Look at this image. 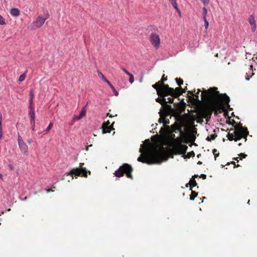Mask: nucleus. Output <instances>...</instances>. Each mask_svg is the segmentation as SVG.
I'll list each match as a JSON object with an SVG mask.
<instances>
[{
	"mask_svg": "<svg viewBox=\"0 0 257 257\" xmlns=\"http://www.w3.org/2000/svg\"><path fill=\"white\" fill-rule=\"evenodd\" d=\"M201 99L208 106L205 113L209 117L213 112L217 115L230 106L229 96L226 93H220L216 87H210L207 90L203 88Z\"/></svg>",
	"mask_w": 257,
	"mask_h": 257,
	"instance_id": "nucleus-1",
	"label": "nucleus"
},
{
	"mask_svg": "<svg viewBox=\"0 0 257 257\" xmlns=\"http://www.w3.org/2000/svg\"><path fill=\"white\" fill-rule=\"evenodd\" d=\"M139 162L146 163L149 165L153 164H160L162 162V156L158 150L145 155L144 156H140L138 158Z\"/></svg>",
	"mask_w": 257,
	"mask_h": 257,
	"instance_id": "nucleus-2",
	"label": "nucleus"
},
{
	"mask_svg": "<svg viewBox=\"0 0 257 257\" xmlns=\"http://www.w3.org/2000/svg\"><path fill=\"white\" fill-rule=\"evenodd\" d=\"M175 135H173V141L172 143V151L176 154H185L188 147L185 145L181 144V138H177L174 139Z\"/></svg>",
	"mask_w": 257,
	"mask_h": 257,
	"instance_id": "nucleus-3",
	"label": "nucleus"
},
{
	"mask_svg": "<svg viewBox=\"0 0 257 257\" xmlns=\"http://www.w3.org/2000/svg\"><path fill=\"white\" fill-rule=\"evenodd\" d=\"M133 171V169L132 166L128 164L125 163L120 166L118 169L115 171L114 174L117 177H121L125 174L127 178L132 179L133 178L132 174Z\"/></svg>",
	"mask_w": 257,
	"mask_h": 257,
	"instance_id": "nucleus-4",
	"label": "nucleus"
},
{
	"mask_svg": "<svg viewBox=\"0 0 257 257\" xmlns=\"http://www.w3.org/2000/svg\"><path fill=\"white\" fill-rule=\"evenodd\" d=\"M84 164L80 163L79 164V168H76L72 169L68 173V175H71L73 178L74 176L76 178L78 176H82L84 177H87V174L89 175L91 174L90 171H88L86 168L83 167Z\"/></svg>",
	"mask_w": 257,
	"mask_h": 257,
	"instance_id": "nucleus-5",
	"label": "nucleus"
},
{
	"mask_svg": "<svg viewBox=\"0 0 257 257\" xmlns=\"http://www.w3.org/2000/svg\"><path fill=\"white\" fill-rule=\"evenodd\" d=\"M235 132L240 134L245 139V142L246 141V137L248 135L249 132L246 127H243L242 123L239 122L234 126Z\"/></svg>",
	"mask_w": 257,
	"mask_h": 257,
	"instance_id": "nucleus-6",
	"label": "nucleus"
},
{
	"mask_svg": "<svg viewBox=\"0 0 257 257\" xmlns=\"http://www.w3.org/2000/svg\"><path fill=\"white\" fill-rule=\"evenodd\" d=\"M234 130H235L233 128H231L229 130V133L227 135V137L229 141H232L234 140L235 141H237L240 140L241 138H243V137L242 135L235 132Z\"/></svg>",
	"mask_w": 257,
	"mask_h": 257,
	"instance_id": "nucleus-7",
	"label": "nucleus"
},
{
	"mask_svg": "<svg viewBox=\"0 0 257 257\" xmlns=\"http://www.w3.org/2000/svg\"><path fill=\"white\" fill-rule=\"evenodd\" d=\"M157 83L158 84V85L166 96L174 91V88L170 87L168 84H165L162 80L159 81Z\"/></svg>",
	"mask_w": 257,
	"mask_h": 257,
	"instance_id": "nucleus-8",
	"label": "nucleus"
},
{
	"mask_svg": "<svg viewBox=\"0 0 257 257\" xmlns=\"http://www.w3.org/2000/svg\"><path fill=\"white\" fill-rule=\"evenodd\" d=\"M150 41L156 49H158L160 45V38L159 35L153 33L150 36Z\"/></svg>",
	"mask_w": 257,
	"mask_h": 257,
	"instance_id": "nucleus-9",
	"label": "nucleus"
},
{
	"mask_svg": "<svg viewBox=\"0 0 257 257\" xmlns=\"http://www.w3.org/2000/svg\"><path fill=\"white\" fill-rule=\"evenodd\" d=\"M18 144L21 152L27 156L28 155V147L20 135L18 136Z\"/></svg>",
	"mask_w": 257,
	"mask_h": 257,
	"instance_id": "nucleus-10",
	"label": "nucleus"
},
{
	"mask_svg": "<svg viewBox=\"0 0 257 257\" xmlns=\"http://www.w3.org/2000/svg\"><path fill=\"white\" fill-rule=\"evenodd\" d=\"M46 20V18H44L42 16H39L36 21L32 23L31 26L33 28H39L43 25Z\"/></svg>",
	"mask_w": 257,
	"mask_h": 257,
	"instance_id": "nucleus-11",
	"label": "nucleus"
},
{
	"mask_svg": "<svg viewBox=\"0 0 257 257\" xmlns=\"http://www.w3.org/2000/svg\"><path fill=\"white\" fill-rule=\"evenodd\" d=\"M114 123V122H113L112 124L110 125V122L109 120L104 122L102 125V133L106 134L110 133L112 130H113L114 128L113 127V124Z\"/></svg>",
	"mask_w": 257,
	"mask_h": 257,
	"instance_id": "nucleus-12",
	"label": "nucleus"
},
{
	"mask_svg": "<svg viewBox=\"0 0 257 257\" xmlns=\"http://www.w3.org/2000/svg\"><path fill=\"white\" fill-rule=\"evenodd\" d=\"M182 90H183V88L180 86L177 87L175 89H174V91L172 93H170L169 95H171L175 97H178L183 93H185V91H182Z\"/></svg>",
	"mask_w": 257,
	"mask_h": 257,
	"instance_id": "nucleus-13",
	"label": "nucleus"
},
{
	"mask_svg": "<svg viewBox=\"0 0 257 257\" xmlns=\"http://www.w3.org/2000/svg\"><path fill=\"white\" fill-rule=\"evenodd\" d=\"M248 22L251 26L252 31L254 32L256 30V24L254 18L252 15L249 17Z\"/></svg>",
	"mask_w": 257,
	"mask_h": 257,
	"instance_id": "nucleus-14",
	"label": "nucleus"
},
{
	"mask_svg": "<svg viewBox=\"0 0 257 257\" xmlns=\"http://www.w3.org/2000/svg\"><path fill=\"white\" fill-rule=\"evenodd\" d=\"M152 87L156 90L157 94L159 96H160V97L166 96L163 92V91L161 90L159 86L158 85V84L156 83L155 84L153 85Z\"/></svg>",
	"mask_w": 257,
	"mask_h": 257,
	"instance_id": "nucleus-15",
	"label": "nucleus"
},
{
	"mask_svg": "<svg viewBox=\"0 0 257 257\" xmlns=\"http://www.w3.org/2000/svg\"><path fill=\"white\" fill-rule=\"evenodd\" d=\"M85 114H86V109L84 107H83L81 109L79 115H75L73 117V120L75 121V120H79V119H81Z\"/></svg>",
	"mask_w": 257,
	"mask_h": 257,
	"instance_id": "nucleus-16",
	"label": "nucleus"
},
{
	"mask_svg": "<svg viewBox=\"0 0 257 257\" xmlns=\"http://www.w3.org/2000/svg\"><path fill=\"white\" fill-rule=\"evenodd\" d=\"M10 13L12 16L14 17H18L20 15V11L18 8H12Z\"/></svg>",
	"mask_w": 257,
	"mask_h": 257,
	"instance_id": "nucleus-17",
	"label": "nucleus"
},
{
	"mask_svg": "<svg viewBox=\"0 0 257 257\" xmlns=\"http://www.w3.org/2000/svg\"><path fill=\"white\" fill-rule=\"evenodd\" d=\"M249 67H250L249 70L248 71V72H247L246 73L245 79L246 80H249L250 78L251 77V76L254 75V73H253V70H252V68H253L252 65H250Z\"/></svg>",
	"mask_w": 257,
	"mask_h": 257,
	"instance_id": "nucleus-18",
	"label": "nucleus"
},
{
	"mask_svg": "<svg viewBox=\"0 0 257 257\" xmlns=\"http://www.w3.org/2000/svg\"><path fill=\"white\" fill-rule=\"evenodd\" d=\"M188 185H189L190 186V190H192V188L196 186L197 185V184L194 178H191L189 181V183L186 184V187H188Z\"/></svg>",
	"mask_w": 257,
	"mask_h": 257,
	"instance_id": "nucleus-19",
	"label": "nucleus"
},
{
	"mask_svg": "<svg viewBox=\"0 0 257 257\" xmlns=\"http://www.w3.org/2000/svg\"><path fill=\"white\" fill-rule=\"evenodd\" d=\"M29 115L30 117V122L31 123H34L35 119V114L34 110H32L31 111H29Z\"/></svg>",
	"mask_w": 257,
	"mask_h": 257,
	"instance_id": "nucleus-20",
	"label": "nucleus"
},
{
	"mask_svg": "<svg viewBox=\"0 0 257 257\" xmlns=\"http://www.w3.org/2000/svg\"><path fill=\"white\" fill-rule=\"evenodd\" d=\"M166 96L161 97V98L158 97L156 99V101L163 105L164 103H166V99L165 98Z\"/></svg>",
	"mask_w": 257,
	"mask_h": 257,
	"instance_id": "nucleus-21",
	"label": "nucleus"
},
{
	"mask_svg": "<svg viewBox=\"0 0 257 257\" xmlns=\"http://www.w3.org/2000/svg\"><path fill=\"white\" fill-rule=\"evenodd\" d=\"M98 76L105 82H106L108 84H110V82L106 78L104 75L100 71H98Z\"/></svg>",
	"mask_w": 257,
	"mask_h": 257,
	"instance_id": "nucleus-22",
	"label": "nucleus"
},
{
	"mask_svg": "<svg viewBox=\"0 0 257 257\" xmlns=\"http://www.w3.org/2000/svg\"><path fill=\"white\" fill-rule=\"evenodd\" d=\"M198 193L194 191L191 190V194L190 195V199L191 200H193L197 196Z\"/></svg>",
	"mask_w": 257,
	"mask_h": 257,
	"instance_id": "nucleus-23",
	"label": "nucleus"
},
{
	"mask_svg": "<svg viewBox=\"0 0 257 257\" xmlns=\"http://www.w3.org/2000/svg\"><path fill=\"white\" fill-rule=\"evenodd\" d=\"M217 137V135L216 134H212L209 136H208L206 138V140L208 141H211L212 140H214Z\"/></svg>",
	"mask_w": 257,
	"mask_h": 257,
	"instance_id": "nucleus-24",
	"label": "nucleus"
},
{
	"mask_svg": "<svg viewBox=\"0 0 257 257\" xmlns=\"http://www.w3.org/2000/svg\"><path fill=\"white\" fill-rule=\"evenodd\" d=\"M30 100H29V103H33V99H34V94L33 90H31L30 91Z\"/></svg>",
	"mask_w": 257,
	"mask_h": 257,
	"instance_id": "nucleus-25",
	"label": "nucleus"
},
{
	"mask_svg": "<svg viewBox=\"0 0 257 257\" xmlns=\"http://www.w3.org/2000/svg\"><path fill=\"white\" fill-rule=\"evenodd\" d=\"M109 86H110V87L111 88V89L112 90L113 93H114V94L115 95V96H118V92L116 90V89H115V88L114 87V86L111 84V83H110V84H108Z\"/></svg>",
	"mask_w": 257,
	"mask_h": 257,
	"instance_id": "nucleus-26",
	"label": "nucleus"
},
{
	"mask_svg": "<svg viewBox=\"0 0 257 257\" xmlns=\"http://www.w3.org/2000/svg\"><path fill=\"white\" fill-rule=\"evenodd\" d=\"M169 2L172 4V6L175 9H177V0H169Z\"/></svg>",
	"mask_w": 257,
	"mask_h": 257,
	"instance_id": "nucleus-27",
	"label": "nucleus"
},
{
	"mask_svg": "<svg viewBox=\"0 0 257 257\" xmlns=\"http://www.w3.org/2000/svg\"><path fill=\"white\" fill-rule=\"evenodd\" d=\"M212 153H213V155L214 156L215 160H216V158H217V157H218V156H219V152H218V151L216 149H213V151H212Z\"/></svg>",
	"mask_w": 257,
	"mask_h": 257,
	"instance_id": "nucleus-28",
	"label": "nucleus"
},
{
	"mask_svg": "<svg viewBox=\"0 0 257 257\" xmlns=\"http://www.w3.org/2000/svg\"><path fill=\"white\" fill-rule=\"evenodd\" d=\"M27 71H26L25 73H24V74L21 75L19 77V81H20V82H22L23 81H24L25 78H26V73H27Z\"/></svg>",
	"mask_w": 257,
	"mask_h": 257,
	"instance_id": "nucleus-29",
	"label": "nucleus"
},
{
	"mask_svg": "<svg viewBox=\"0 0 257 257\" xmlns=\"http://www.w3.org/2000/svg\"><path fill=\"white\" fill-rule=\"evenodd\" d=\"M175 80L177 83V84L179 86H181V85L182 84H183V80L181 79V78H176L175 79Z\"/></svg>",
	"mask_w": 257,
	"mask_h": 257,
	"instance_id": "nucleus-30",
	"label": "nucleus"
},
{
	"mask_svg": "<svg viewBox=\"0 0 257 257\" xmlns=\"http://www.w3.org/2000/svg\"><path fill=\"white\" fill-rule=\"evenodd\" d=\"M174 131L175 132H176L177 131L179 132L180 133V135H181L183 134V132L182 131L181 127L178 125L175 126V127L174 128Z\"/></svg>",
	"mask_w": 257,
	"mask_h": 257,
	"instance_id": "nucleus-31",
	"label": "nucleus"
},
{
	"mask_svg": "<svg viewBox=\"0 0 257 257\" xmlns=\"http://www.w3.org/2000/svg\"><path fill=\"white\" fill-rule=\"evenodd\" d=\"M199 94H197V93H196L195 94H194V98H192L191 99H193L194 101L197 102H200L201 101L199 99Z\"/></svg>",
	"mask_w": 257,
	"mask_h": 257,
	"instance_id": "nucleus-32",
	"label": "nucleus"
},
{
	"mask_svg": "<svg viewBox=\"0 0 257 257\" xmlns=\"http://www.w3.org/2000/svg\"><path fill=\"white\" fill-rule=\"evenodd\" d=\"M160 118L159 119V123H163L164 122L165 120H166V116L163 115L161 113L160 114Z\"/></svg>",
	"mask_w": 257,
	"mask_h": 257,
	"instance_id": "nucleus-33",
	"label": "nucleus"
},
{
	"mask_svg": "<svg viewBox=\"0 0 257 257\" xmlns=\"http://www.w3.org/2000/svg\"><path fill=\"white\" fill-rule=\"evenodd\" d=\"M168 103H164L162 105L164 106V107L169 110H172V108L170 105L168 104Z\"/></svg>",
	"mask_w": 257,
	"mask_h": 257,
	"instance_id": "nucleus-34",
	"label": "nucleus"
},
{
	"mask_svg": "<svg viewBox=\"0 0 257 257\" xmlns=\"http://www.w3.org/2000/svg\"><path fill=\"white\" fill-rule=\"evenodd\" d=\"M175 98V97H173L171 96V97H169L167 98V101H166V103H173L174 98Z\"/></svg>",
	"mask_w": 257,
	"mask_h": 257,
	"instance_id": "nucleus-35",
	"label": "nucleus"
},
{
	"mask_svg": "<svg viewBox=\"0 0 257 257\" xmlns=\"http://www.w3.org/2000/svg\"><path fill=\"white\" fill-rule=\"evenodd\" d=\"M195 156V153L193 151H191L187 154L186 156V158H190L191 157H194Z\"/></svg>",
	"mask_w": 257,
	"mask_h": 257,
	"instance_id": "nucleus-36",
	"label": "nucleus"
},
{
	"mask_svg": "<svg viewBox=\"0 0 257 257\" xmlns=\"http://www.w3.org/2000/svg\"><path fill=\"white\" fill-rule=\"evenodd\" d=\"M203 19L204 22V26H205V29L207 30L208 29V26H209V23L207 21L206 18H203Z\"/></svg>",
	"mask_w": 257,
	"mask_h": 257,
	"instance_id": "nucleus-37",
	"label": "nucleus"
},
{
	"mask_svg": "<svg viewBox=\"0 0 257 257\" xmlns=\"http://www.w3.org/2000/svg\"><path fill=\"white\" fill-rule=\"evenodd\" d=\"M6 24L5 20L3 16L0 15V25H4Z\"/></svg>",
	"mask_w": 257,
	"mask_h": 257,
	"instance_id": "nucleus-38",
	"label": "nucleus"
},
{
	"mask_svg": "<svg viewBox=\"0 0 257 257\" xmlns=\"http://www.w3.org/2000/svg\"><path fill=\"white\" fill-rule=\"evenodd\" d=\"M52 126H53V123L50 122L49 123V125L48 126V127L45 130V132H46V133L48 132L51 129Z\"/></svg>",
	"mask_w": 257,
	"mask_h": 257,
	"instance_id": "nucleus-39",
	"label": "nucleus"
},
{
	"mask_svg": "<svg viewBox=\"0 0 257 257\" xmlns=\"http://www.w3.org/2000/svg\"><path fill=\"white\" fill-rule=\"evenodd\" d=\"M128 76L130 77L129 81L131 84H132L134 82V76L132 74H131L130 75Z\"/></svg>",
	"mask_w": 257,
	"mask_h": 257,
	"instance_id": "nucleus-40",
	"label": "nucleus"
},
{
	"mask_svg": "<svg viewBox=\"0 0 257 257\" xmlns=\"http://www.w3.org/2000/svg\"><path fill=\"white\" fill-rule=\"evenodd\" d=\"M121 69L127 75H130V74H131L126 69H125L123 67H122V66L121 67Z\"/></svg>",
	"mask_w": 257,
	"mask_h": 257,
	"instance_id": "nucleus-41",
	"label": "nucleus"
},
{
	"mask_svg": "<svg viewBox=\"0 0 257 257\" xmlns=\"http://www.w3.org/2000/svg\"><path fill=\"white\" fill-rule=\"evenodd\" d=\"M202 10H203V18H206V15H207V9L205 8H203Z\"/></svg>",
	"mask_w": 257,
	"mask_h": 257,
	"instance_id": "nucleus-42",
	"label": "nucleus"
},
{
	"mask_svg": "<svg viewBox=\"0 0 257 257\" xmlns=\"http://www.w3.org/2000/svg\"><path fill=\"white\" fill-rule=\"evenodd\" d=\"M188 93L190 94V95L188 96L189 99H192V98H194L193 92H192L191 91H188Z\"/></svg>",
	"mask_w": 257,
	"mask_h": 257,
	"instance_id": "nucleus-43",
	"label": "nucleus"
},
{
	"mask_svg": "<svg viewBox=\"0 0 257 257\" xmlns=\"http://www.w3.org/2000/svg\"><path fill=\"white\" fill-rule=\"evenodd\" d=\"M239 158L241 160L242 158H245L247 155L244 153H241L239 155Z\"/></svg>",
	"mask_w": 257,
	"mask_h": 257,
	"instance_id": "nucleus-44",
	"label": "nucleus"
},
{
	"mask_svg": "<svg viewBox=\"0 0 257 257\" xmlns=\"http://www.w3.org/2000/svg\"><path fill=\"white\" fill-rule=\"evenodd\" d=\"M8 167L11 171H13L14 170V167L12 164H9Z\"/></svg>",
	"mask_w": 257,
	"mask_h": 257,
	"instance_id": "nucleus-45",
	"label": "nucleus"
},
{
	"mask_svg": "<svg viewBox=\"0 0 257 257\" xmlns=\"http://www.w3.org/2000/svg\"><path fill=\"white\" fill-rule=\"evenodd\" d=\"M204 5H207L209 3V0H200Z\"/></svg>",
	"mask_w": 257,
	"mask_h": 257,
	"instance_id": "nucleus-46",
	"label": "nucleus"
},
{
	"mask_svg": "<svg viewBox=\"0 0 257 257\" xmlns=\"http://www.w3.org/2000/svg\"><path fill=\"white\" fill-rule=\"evenodd\" d=\"M161 80L164 82L165 81L167 80V77H165V74H163L162 76Z\"/></svg>",
	"mask_w": 257,
	"mask_h": 257,
	"instance_id": "nucleus-47",
	"label": "nucleus"
},
{
	"mask_svg": "<svg viewBox=\"0 0 257 257\" xmlns=\"http://www.w3.org/2000/svg\"><path fill=\"white\" fill-rule=\"evenodd\" d=\"M32 110H34V107L33 106V103H30L29 111H31Z\"/></svg>",
	"mask_w": 257,
	"mask_h": 257,
	"instance_id": "nucleus-48",
	"label": "nucleus"
},
{
	"mask_svg": "<svg viewBox=\"0 0 257 257\" xmlns=\"http://www.w3.org/2000/svg\"><path fill=\"white\" fill-rule=\"evenodd\" d=\"M169 122H170L169 120L166 118V120H165L164 122H163V124H169Z\"/></svg>",
	"mask_w": 257,
	"mask_h": 257,
	"instance_id": "nucleus-49",
	"label": "nucleus"
},
{
	"mask_svg": "<svg viewBox=\"0 0 257 257\" xmlns=\"http://www.w3.org/2000/svg\"><path fill=\"white\" fill-rule=\"evenodd\" d=\"M200 177L202 178L203 179H206V175L205 174H201Z\"/></svg>",
	"mask_w": 257,
	"mask_h": 257,
	"instance_id": "nucleus-50",
	"label": "nucleus"
},
{
	"mask_svg": "<svg viewBox=\"0 0 257 257\" xmlns=\"http://www.w3.org/2000/svg\"><path fill=\"white\" fill-rule=\"evenodd\" d=\"M31 125H32V129L33 131L34 130V128H35V122L34 123H31Z\"/></svg>",
	"mask_w": 257,
	"mask_h": 257,
	"instance_id": "nucleus-51",
	"label": "nucleus"
},
{
	"mask_svg": "<svg viewBox=\"0 0 257 257\" xmlns=\"http://www.w3.org/2000/svg\"><path fill=\"white\" fill-rule=\"evenodd\" d=\"M175 10L178 12L179 16H181V12L179 10V9H178V8H177V9H175Z\"/></svg>",
	"mask_w": 257,
	"mask_h": 257,
	"instance_id": "nucleus-52",
	"label": "nucleus"
},
{
	"mask_svg": "<svg viewBox=\"0 0 257 257\" xmlns=\"http://www.w3.org/2000/svg\"><path fill=\"white\" fill-rule=\"evenodd\" d=\"M0 124H2V114L0 115Z\"/></svg>",
	"mask_w": 257,
	"mask_h": 257,
	"instance_id": "nucleus-53",
	"label": "nucleus"
},
{
	"mask_svg": "<svg viewBox=\"0 0 257 257\" xmlns=\"http://www.w3.org/2000/svg\"><path fill=\"white\" fill-rule=\"evenodd\" d=\"M27 142L29 144H31L32 142V140L31 139L28 140Z\"/></svg>",
	"mask_w": 257,
	"mask_h": 257,
	"instance_id": "nucleus-54",
	"label": "nucleus"
},
{
	"mask_svg": "<svg viewBox=\"0 0 257 257\" xmlns=\"http://www.w3.org/2000/svg\"><path fill=\"white\" fill-rule=\"evenodd\" d=\"M0 133H3L2 124H0Z\"/></svg>",
	"mask_w": 257,
	"mask_h": 257,
	"instance_id": "nucleus-55",
	"label": "nucleus"
},
{
	"mask_svg": "<svg viewBox=\"0 0 257 257\" xmlns=\"http://www.w3.org/2000/svg\"><path fill=\"white\" fill-rule=\"evenodd\" d=\"M107 115L109 117H112L114 116V115L110 114L109 113H108Z\"/></svg>",
	"mask_w": 257,
	"mask_h": 257,
	"instance_id": "nucleus-56",
	"label": "nucleus"
},
{
	"mask_svg": "<svg viewBox=\"0 0 257 257\" xmlns=\"http://www.w3.org/2000/svg\"><path fill=\"white\" fill-rule=\"evenodd\" d=\"M49 17V15L48 13H47L46 15V17L45 18L46 19V20Z\"/></svg>",
	"mask_w": 257,
	"mask_h": 257,
	"instance_id": "nucleus-57",
	"label": "nucleus"
},
{
	"mask_svg": "<svg viewBox=\"0 0 257 257\" xmlns=\"http://www.w3.org/2000/svg\"><path fill=\"white\" fill-rule=\"evenodd\" d=\"M187 86H186L184 89H183V90H182V91H185V92L187 90Z\"/></svg>",
	"mask_w": 257,
	"mask_h": 257,
	"instance_id": "nucleus-58",
	"label": "nucleus"
},
{
	"mask_svg": "<svg viewBox=\"0 0 257 257\" xmlns=\"http://www.w3.org/2000/svg\"><path fill=\"white\" fill-rule=\"evenodd\" d=\"M232 163L233 164H234V167H239V165H235V163H234V162H232Z\"/></svg>",
	"mask_w": 257,
	"mask_h": 257,
	"instance_id": "nucleus-59",
	"label": "nucleus"
},
{
	"mask_svg": "<svg viewBox=\"0 0 257 257\" xmlns=\"http://www.w3.org/2000/svg\"><path fill=\"white\" fill-rule=\"evenodd\" d=\"M201 91V90L200 89H197V92H196V93H197V94H199V92Z\"/></svg>",
	"mask_w": 257,
	"mask_h": 257,
	"instance_id": "nucleus-60",
	"label": "nucleus"
},
{
	"mask_svg": "<svg viewBox=\"0 0 257 257\" xmlns=\"http://www.w3.org/2000/svg\"><path fill=\"white\" fill-rule=\"evenodd\" d=\"M198 177V175H194L192 178H197Z\"/></svg>",
	"mask_w": 257,
	"mask_h": 257,
	"instance_id": "nucleus-61",
	"label": "nucleus"
},
{
	"mask_svg": "<svg viewBox=\"0 0 257 257\" xmlns=\"http://www.w3.org/2000/svg\"><path fill=\"white\" fill-rule=\"evenodd\" d=\"M50 191H54V190H52V189H49L47 190V192H50Z\"/></svg>",
	"mask_w": 257,
	"mask_h": 257,
	"instance_id": "nucleus-62",
	"label": "nucleus"
},
{
	"mask_svg": "<svg viewBox=\"0 0 257 257\" xmlns=\"http://www.w3.org/2000/svg\"><path fill=\"white\" fill-rule=\"evenodd\" d=\"M197 164L198 165H201L202 164V162L201 161H199L198 163H197Z\"/></svg>",
	"mask_w": 257,
	"mask_h": 257,
	"instance_id": "nucleus-63",
	"label": "nucleus"
},
{
	"mask_svg": "<svg viewBox=\"0 0 257 257\" xmlns=\"http://www.w3.org/2000/svg\"><path fill=\"white\" fill-rule=\"evenodd\" d=\"M3 137V133H0V139Z\"/></svg>",
	"mask_w": 257,
	"mask_h": 257,
	"instance_id": "nucleus-64",
	"label": "nucleus"
}]
</instances>
